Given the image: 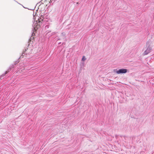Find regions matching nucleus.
Returning <instances> with one entry per match:
<instances>
[{"label":"nucleus","mask_w":154,"mask_h":154,"mask_svg":"<svg viewBox=\"0 0 154 154\" xmlns=\"http://www.w3.org/2000/svg\"><path fill=\"white\" fill-rule=\"evenodd\" d=\"M116 72L118 74L125 73L127 72V69H121L119 70L116 71Z\"/></svg>","instance_id":"f257e3e1"},{"label":"nucleus","mask_w":154,"mask_h":154,"mask_svg":"<svg viewBox=\"0 0 154 154\" xmlns=\"http://www.w3.org/2000/svg\"><path fill=\"white\" fill-rule=\"evenodd\" d=\"M151 49L150 48H148L144 52V55H146L148 54L151 50Z\"/></svg>","instance_id":"f03ea898"},{"label":"nucleus","mask_w":154,"mask_h":154,"mask_svg":"<svg viewBox=\"0 0 154 154\" xmlns=\"http://www.w3.org/2000/svg\"><path fill=\"white\" fill-rule=\"evenodd\" d=\"M42 20L41 19H38V22L37 23V26H38L39 27H40L41 26L42 23Z\"/></svg>","instance_id":"7ed1b4c3"},{"label":"nucleus","mask_w":154,"mask_h":154,"mask_svg":"<svg viewBox=\"0 0 154 154\" xmlns=\"http://www.w3.org/2000/svg\"><path fill=\"white\" fill-rule=\"evenodd\" d=\"M14 68V67L12 66H11L10 68L8 69V70L6 71L5 73V74L4 75H6V74H7L8 72H9L11 69L12 68Z\"/></svg>","instance_id":"20e7f679"},{"label":"nucleus","mask_w":154,"mask_h":154,"mask_svg":"<svg viewBox=\"0 0 154 154\" xmlns=\"http://www.w3.org/2000/svg\"><path fill=\"white\" fill-rule=\"evenodd\" d=\"M50 2L49 0H42V3H45V2Z\"/></svg>","instance_id":"39448f33"},{"label":"nucleus","mask_w":154,"mask_h":154,"mask_svg":"<svg viewBox=\"0 0 154 154\" xmlns=\"http://www.w3.org/2000/svg\"><path fill=\"white\" fill-rule=\"evenodd\" d=\"M86 59V58H85V57L84 56H83L82 58V61H84Z\"/></svg>","instance_id":"423d86ee"},{"label":"nucleus","mask_w":154,"mask_h":154,"mask_svg":"<svg viewBox=\"0 0 154 154\" xmlns=\"http://www.w3.org/2000/svg\"><path fill=\"white\" fill-rule=\"evenodd\" d=\"M24 55H25V53H24L22 54V55L20 57H23Z\"/></svg>","instance_id":"0eeeda50"},{"label":"nucleus","mask_w":154,"mask_h":154,"mask_svg":"<svg viewBox=\"0 0 154 154\" xmlns=\"http://www.w3.org/2000/svg\"><path fill=\"white\" fill-rule=\"evenodd\" d=\"M26 49H25V51H24V53L26 52Z\"/></svg>","instance_id":"6e6552de"}]
</instances>
